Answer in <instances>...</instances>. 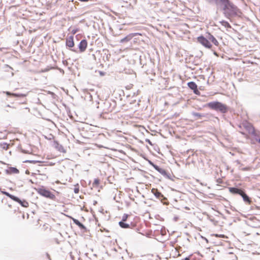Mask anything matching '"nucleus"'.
I'll use <instances>...</instances> for the list:
<instances>
[{
    "mask_svg": "<svg viewBox=\"0 0 260 260\" xmlns=\"http://www.w3.org/2000/svg\"><path fill=\"white\" fill-rule=\"evenodd\" d=\"M87 46V42L86 39L82 40L78 44V48L80 52H84Z\"/></svg>",
    "mask_w": 260,
    "mask_h": 260,
    "instance_id": "nucleus-10",
    "label": "nucleus"
},
{
    "mask_svg": "<svg viewBox=\"0 0 260 260\" xmlns=\"http://www.w3.org/2000/svg\"><path fill=\"white\" fill-rule=\"evenodd\" d=\"M159 200L164 205H167L168 204L167 199L163 194H162V197H161V198L159 199Z\"/></svg>",
    "mask_w": 260,
    "mask_h": 260,
    "instance_id": "nucleus-27",
    "label": "nucleus"
},
{
    "mask_svg": "<svg viewBox=\"0 0 260 260\" xmlns=\"http://www.w3.org/2000/svg\"><path fill=\"white\" fill-rule=\"evenodd\" d=\"M54 144L55 148L57 149L59 151L62 153H66V150L63 147V146L61 144H60L58 142L55 141L54 142Z\"/></svg>",
    "mask_w": 260,
    "mask_h": 260,
    "instance_id": "nucleus-15",
    "label": "nucleus"
},
{
    "mask_svg": "<svg viewBox=\"0 0 260 260\" xmlns=\"http://www.w3.org/2000/svg\"><path fill=\"white\" fill-rule=\"evenodd\" d=\"M85 99L89 100L90 101L92 100V96L89 91H88L87 90L86 92H85Z\"/></svg>",
    "mask_w": 260,
    "mask_h": 260,
    "instance_id": "nucleus-22",
    "label": "nucleus"
},
{
    "mask_svg": "<svg viewBox=\"0 0 260 260\" xmlns=\"http://www.w3.org/2000/svg\"><path fill=\"white\" fill-rule=\"evenodd\" d=\"M96 204H97V202L96 201H94V203H93V204L95 205Z\"/></svg>",
    "mask_w": 260,
    "mask_h": 260,
    "instance_id": "nucleus-44",
    "label": "nucleus"
},
{
    "mask_svg": "<svg viewBox=\"0 0 260 260\" xmlns=\"http://www.w3.org/2000/svg\"><path fill=\"white\" fill-rule=\"evenodd\" d=\"M184 260H192L190 257H186L184 258Z\"/></svg>",
    "mask_w": 260,
    "mask_h": 260,
    "instance_id": "nucleus-39",
    "label": "nucleus"
},
{
    "mask_svg": "<svg viewBox=\"0 0 260 260\" xmlns=\"http://www.w3.org/2000/svg\"><path fill=\"white\" fill-rule=\"evenodd\" d=\"M155 170L159 172L161 175H162L164 178L172 181L173 180V179L172 177L171 174L169 173L167 171H166L164 169L158 166L155 169Z\"/></svg>",
    "mask_w": 260,
    "mask_h": 260,
    "instance_id": "nucleus-7",
    "label": "nucleus"
},
{
    "mask_svg": "<svg viewBox=\"0 0 260 260\" xmlns=\"http://www.w3.org/2000/svg\"><path fill=\"white\" fill-rule=\"evenodd\" d=\"M140 63L142 66V68L147 67V65L151 64V62L149 58L147 59L145 55H140L139 57Z\"/></svg>",
    "mask_w": 260,
    "mask_h": 260,
    "instance_id": "nucleus-8",
    "label": "nucleus"
},
{
    "mask_svg": "<svg viewBox=\"0 0 260 260\" xmlns=\"http://www.w3.org/2000/svg\"><path fill=\"white\" fill-rule=\"evenodd\" d=\"M207 105L208 107H209V108H211V102L208 103V104H207Z\"/></svg>",
    "mask_w": 260,
    "mask_h": 260,
    "instance_id": "nucleus-38",
    "label": "nucleus"
},
{
    "mask_svg": "<svg viewBox=\"0 0 260 260\" xmlns=\"http://www.w3.org/2000/svg\"><path fill=\"white\" fill-rule=\"evenodd\" d=\"M6 67H7V68H9L11 69V68L9 65H6Z\"/></svg>",
    "mask_w": 260,
    "mask_h": 260,
    "instance_id": "nucleus-45",
    "label": "nucleus"
},
{
    "mask_svg": "<svg viewBox=\"0 0 260 260\" xmlns=\"http://www.w3.org/2000/svg\"><path fill=\"white\" fill-rule=\"evenodd\" d=\"M243 198V200L248 203V204H250L251 203V201L249 198V197L243 191V193L240 195Z\"/></svg>",
    "mask_w": 260,
    "mask_h": 260,
    "instance_id": "nucleus-20",
    "label": "nucleus"
},
{
    "mask_svg": "<svg viewBox=\"0 0 260 260\" xmlns=\"http://www.w3.org/2000/svg\"><path fill=\"white\" fill-rule=\"evenodd\" d=\"M1 49L0 48V50H1Z\"/></svg>",
    "mask_w": 260,
    "mask_h": 260,
    "instance_id": "nucleus-54",
    "label": "nucleus"
},
{
    "mask_svg": "<svg viewBox=\"0 0 260 260\" xmlns=\"http://www.w3.org/2000/svg\"><path fill=\"white\" fill-rule=\"evenodd\" d=\"M23 162L36 164L37 163H41V162H42V161H40V160H26L23 161Z\"/></svg>",
    "mask_w": 260,
    "mask_h": 260,
    "instance_id": "nucleus-24",
    "label": "nucleus"
},
{
    "mask_svg": "<svg viewBox=\"0 0 260 260\" xmlns=\"http://www.w3.org/2000/svg\"><path fill=\"white\" fill-rule=\"evenodd\" d=\"M21 152L23 153H28V152L25 150L21 149Z\"/></svg>",
    "mask_w": 260,
    "mask_h": 260,
    "instance_id": "nucleus-37",
    "label": "nucleus"
},
{
    "mask_svg": "<svg viewBox=\"0 0 260 260\" xmlns=\"http://www.w3.org/2000/svg\"><path fill=\"white\" fill-rule=\"evenodd\" d=\"M79 29L78 28H74L72 29L71 32L73 35H75L78 31H79Z\"/></svg>",
    "mask_w": 260,
    "mask_h": 260,
    "instance_id": "nucleus-32",
    "label": "nucleus"
},
{
    "mask_svg": "<svg viewBox=\"0 0 260 260\" xmlns=\"http://www.w3.org/2000/svg\"><path fill=\"white\" fill-rule=\"evenodd\" d=\"M116 107V102L115 100H106L103 103V112L105 113L113 112Z\"/></svg>",
    "mask_w": 260,
    "mask_h": 260,
    "instance_id": "nucleus-1",
    "label": "nucleus"
},
{
    "mask_svg": "<svg viewBox=\"0 0 260 260\" xmlns=\"http://www.w3.org/2000/svg\"><path fill=\"white\" fill-rule=\"evenodd\" d=\"M207 83H209V79L207 80Z\"/></svg>",
    "mask_w": 260,
    "mask_h": 260,
    "instance_id": "nucleus-53",
    "label": "nucleus"
},
{
    "mask_svg": "<svg viewBox=\"0 0 260 260\" xmlns=\"http://www.w3.org/2000/svg\"><path fill=\"white\" fill-rule=\"evenodd\" d=\"M208 35H209V37L208 39H209V40H211V35L210 34V33H208Z\"/></svg>",
    "mask_w": 260,
    "mask_h": 260,
    "instance_id": "nucleus-41",
    "label": "nucleus"
},
{
    "mask_svg": "<svg viewBox=\"0 0 260 260\" xmlns=\"http://www.w3.org/2000/svg\"><path fill=\"white\" fill-rule=\"evenodd\" d=\"M46 257H47V258L49 259V260H51V258L50 257V255L48 253H46Z\"/></svg>",
    "mask_w": 260,
    "mask_h": 260,
    "instance_id": "nucleus-36",
    "label": "nucleus"
},
{
    "mask_svg": "<svg viewBox=\"0 0 260 260\" xmlns=\"http://www.w3.org/2000/svg\"><path fill=\"white\" fill-rule=\"evenodd\" d=\"M129 215L127 214H124L120 221H126Z\"/></svg>",
    "mask_w": 260,
    "mask_h": 260,
    "instance_id": "nucleus-29",
    "label": "nucleus"
},
{
    "mask_svg": "<svg viewBox=\"0 0 260 260\" xmlns=\"http://www.w3.org/2000/svg\"><path fill=\"white\" fill-rule=\"evenodd\" d=\"M12 200L18 203L22 207H27L28 206V203L26 200H21L16 196H14Z\"/></svg>",
    "mask_w": 260,
    "mask_h": 260,
    "instance_id": "nucleus-12",
    "label": "nucleus"
},
{
    "mask_svg": "<svg viewBox=\"0 0 260 260\" xmlns=\"http://www.w3.org/2000/svg\"><path fill=\"white\" fill-rule=\"evenodd\" d=\"M215 41V42H217L216 40H215V38H214L213 37H212V43H214V41Z\"/></svg>",
    "mask_w": 260,
    "mask_h": 260,
    "instance_id": "nucleus-40",
    "label": "nucleus"
},
{
    "mask_svg": "<svg viewBox=\"0 0 260 260\" xmlns=\"http://www.w3.org/2000/svg\"><path fill=\"white\" fill-rule=\"evenodd\" d=\"M0 147L4 150H8L9 147V145L6 142L0 143Z\"/></svg>",
    "mask_w": 260,
    "mask_h": 260,
    "instance_id": "nucleus-23",
    "label": "nucleus"
},
{
    "mask_svg": "<svg viewBox=\"0 0 260 260\" xmlns=\"http://www.w3.org/2000/svg\"><path fill=\"white\" fill-rule=\"evenodd\" d=\"M216 4H223L228 9L231 10V14H237L238 11L237 7L232 3H230L228 0H212Z\"/></svg>",
    "mask_w": 260,
    "mask_h": 260,
    "instance_id": "nucleus-2",
    "label": "nucleus"
},
{
    "mask_svg": "<svg viewBox=\"0 0 260 260\" xmlns=\"http://www.w3.org/2000/svg\"><path fill=\"white\" fill-rule=\"evenodd\" d=\"M29 181L31 183H33L31 180H30Z\"/></svg>",
    "mask_w": 260,
    "mask_h": 260,
    "instance_id": "nucleus-52",
    "label": "nucleus"
},
{
    "mask_svg": "<svg viewBox=\"0 0 260 260\" xmlns=\"http://www.w3.org/2000/svg\"><path fill=\"white\" fill-rule=\"evenodd\" d=\"M188 87L191 89L193 93L199 95L200 94V91L198 89L197 84L193 81H190L187 83Z\"/></svg>",
    "mask_w": 260,
    "mask_h": 260,
    "instance_id": "nucleus-9",
    "label": "nucleus"
},
{
    "mask_svg": "<svg viewBox=\"0 0 260 260\" xmlns=\"http://www.w3.org/2000/svg\"><path fill=\"white\" fill-rule=\"evenodd\" d=\"M1 190V192H2V193L3 194H4L6 196L9 197V198H10L11 200H13V198L15 196L13 195V194H10L9 192L5 191V189H0Z\"/></svg>",
    "mask_w": 260,
    "mask_h": 260,
    "instance_id": "nucleus-21",
    "label": "nucleus"
},
{
    "mask_svg": "<svg viewBox=\"0 0 260 260\" xmlns=\"http://www.w3.org/2000/svg\"><path fill=\"white\" fill-rule=\"evenodd\" d=\"M6 173L7 174H18L19 171L16 167H10L8 169L6 170Z\"/></svg>",
    "mask_w": 260,
    "mask_h": 260,
    "instance_id": "nucleus-16",
    "label": "nucleus"
},
{
    "mask_svg": "<svg viewBox=\"0 0 260 260\" xmlns=\"http://www.w3.org/2000/svg\"><path fill=\"white\" fill-rule=\"evenodd\" d=\"M60 72L64 73V71L62 69H60Z\"/></svg>",
    "mask_w": 260,
    "mask_h": 260,
    "instance_id": "nucleus-42",
    "label": "nucleus"
},
{
    "mask_svg": "<svg viewBox=\"0 0 260 260\" xmlns=\"http://www.w3.org/2000/svg\"><path fill=\"white\" fill-rule=\"evenodd\" d=\"M151 192L158 199H159L161 198V197H162V194L157 188H153L151 189Z\"/></svg>",
    "mask_w": 260,
    "mask_h": 260,
    "instance_id": "nucleus-17",
    "label": "nucleus"
},
{
    "mask_svg": "<svg viewBox=\"0 0 260 260\" xmlns=\"http://www.w3.org/2000/svg\"><path fill=\"white\" fill-rule=\"evenodd\" d=\"M204 239L206 240V241H207V242H208V240H207L206 238H205Z\"/></svg>",
    "mask_w": 260,
    "mask_h": 260,
    "instance_id": "nucleus-50",
    "label": "nucleus"
},
{
    "mask_svg": "<svg viewBox=\"0 0 260 260\" xmlns=\"http://www.w3.org/2000/svg\"><path fill=\"white\" fill-rule=\"evenodd\" d=\"M208 1L209 3H211V0H207Z\"/></svg>",
    "mask_w": 260,
    "mask_h": 260,
    "instance_id": "nucleus-49",
    "label": "nucleus"
},
{
    "mask_svg": "<svg viewBox=\"0 0 260 260\" xmlns=\"http://www.w3.org/2000/svg\"><path fill=\"white\" fill-rule=\"evenodd\" d=\"M138 33H132L129 34L126 36H125L124 38L121 39L120 41V43H124L126 42H128L129 41L135 37L137 35H138Z\"/></svg>",
    "mask_w": 260,
    "mask_h": 260,
    "instance_id": "nucleus-14",
    "label": "nucleus"
},
{
    "mask_svg": "<svg viewBox=\"0 0 260 260\" xmlns=\"http://www.w3.org/2000/svg\"><path fill=\"white\" fill-rule=\"evenodd\" d=\"M66 46L67 48H69L70 50L77 52L76 50L72 48L75 46L73 36H70L66 38Z\"/></svg>",
    "mask_w": 260,
    "mask_h": 260,
    "instance_id": "nucleus-6",
    "label": "nucleus"
},
{
    "mask_svg": "<svg viewBox=\"0 0 260 260\" xmlns=\"http://www.w3.org/2000/svg\"><path fill=\"white\" fill-rule=\"evenodd\" d=\"M4 92L7 95H12L14 97L17 98H23L25 96L24 94L22 93H11L10 91H4Z\"/></svg>",
    "mask_w": 260,
    "mask_h": 260,
    "instance_id": "nucleus-19",
    "label": "nucleus"
},
{
    "mask_svg": "<svg viewBox=\"0 0 260 260\" xmlns=\"http://www.w3.org/2000/svg\"><path fill=\"white\" fill-rule=\"evenodd\" d=\"M192 114L195 117H200L202 116L201 114L199 113L192 112Z\"/></svg>",
    "mask_w": 260,
    "mask_h": 260,
    "instance_id": "nucleus-31",
    "label": "nucleus"
},
{
    "mask_svg": "<svg viewBox=\"0 0 260 260\" xmlns=\"http://www.w3.org/2000/svg\"><path fill=\"white\" fill-rule=\"evenodd\" d=\"M100 180L98 178H95L92 183L93 187H98L100 184Z\"/></svg>",
    "mask_w": 260,
    "mask_h": 260,
    "instance_id": "nucleus-26",
    "label": "nucleus"
},
{
    "mask_svg": "<svg viewBox=\"0 0 260 260\" xmlns=\"http://www.w3.org/2000/svg\"><path fill=\"white\" fill-rule=\"evenodd\" d=\"M197 40L199 43L201 44L205 47L211 49V44L208 39L204 37L203 35H201L200 36L197 38Z\"/></svg>",
    "mask_w": 260,
    "mask_h": 260,
    "instance_id": "nucleus-5",
    "label": "nucleus"
},
{
    "mask_svg": "<svg viewBox=\"0 0 260 260\" xmlns=\"http://www.w3.org/2000/svg\"><path fill=\"white\" fill-rule=\"evenodd\" d=\"M119 225L122 229H133L135 226V224L131 222L130 223H126L125 221H119Z\"/></svg>",
    "mask_w": 260,
    "mask_h": 260,
    "instance_id": "nucleus-11",
    "label": "nucleus"
},
{
    "mask_svg": "<svg viewBox=\"0 0 260 260\" xmlns=\"http://www.w3.org/2000/svg\"><path fill=\"white\" fill-rule=\"evenodd\" d=\"M221 23L222 25L224 26V27H225L226 28H231V25L227 21H222L221 22Z\"/></svg>",
    "mask_w": 260,
    "mask_h": 260,
    "instance_id": "nucleus-28",
    "label": "nucleus"
},
{
    "mask_svg": "<svg viewBox=\"0 0 260 260\" xmlns=\"http://www.w3.org/2000/svg\"><path fill=\"white\" fill-rule=\"evenodd\" d=\"M177 219H178V217H175V218H174V220H175V221H177Z\"/></svg>",
    "mask_w": 260,
    "mask_h": 260,
    "instance_id": "nucleus-46",
    "label": "nucleus"
},
{
    "mask_svg": "<svg viewBox=\"0 0 260 260\" xmlns=\"http://www.w3.org/2000/svg\"><path fill=\"white\" fill-rule=\"evenodd\" d=\"M37 191L42 197L51 200H55V195L49 190L46 189L43 186L37 189Z\"/></svg>",
    "mask_w": 260,
    "mask_h": 260,
    "instance_id": "nucleus-3",
    "label": "nucleus"
},
{
    "mask_svg": "<svg viewBox=\"0 0 260 260\" xmlns=\"http://www.w3.org/2000/svg\"><path fill=\"white\" fill-rule=\"evenodd\" d=\"M25 173H26V174H29V171L28 170H26Z\"/></svg>",
    "mask_w": 260,
    "mask_h": 260,
    "instance_id": "nucleus-43",
    "label": "nucleus"
},
{
    "mask_svg": "<svg viewBox=\"0 0 260 260\" xmlns=\"http://www.w3.org/2000/svg\"><path fill=\"white\" fill-rule=\"evenodd\" d=\"M72 219L75 224H76L81 230L83 231V232H86L87 231V229L86 227L80 222L78 219L72 217Z\"/></svg>",
    "mask_w": 260,
    "mask_h": 260,
    "instance_id": "nucleus-13",
    "label": "nucleus"
},
{
    "mask_svg": "<svg viewBox=\"0 0 260 260\" xmlns=\"http://www.w3.org/2000/svg\"><path fill=\"white\" fill-rule=\"evenodd\" d=\"M144 159L147 160L148 162V164L151 165L152 167H153V168L155 170L156 169V168L158 166L156 165H155V164H154L151 160H149V159L146 158V157H144Z\"/></svg>",
    "mask_w": 260,
    "mask_h": 260,
    "instance_id": "nucleus-25",
    "label": "nucleus"
},
{
    "mask_svg": "<svg viewBox=\"0 0 260 260\" xmlns=\"http://www.w3.org/2000/svg\"><path fill=\"white\" fill-rule=\"evenodd\" d=\"M7 107H10V105H7Z\"/></svg>",
    "mask_w": 260,
    "mask_h": 260,
    "instance_id": "nucleus-51",
    "label": "nucleus"
},
{
    "mask_svg": "<svg viewBox=\"0 0 260 260\" xmlns=\"http://www.w3.org/2000/svg\"><path fill=\"white\" fill-rule=\"evenodd\" d=\"M145 142L148 143L149 144H150V145H153V144L151 142V141L148 139H145Z\"/></svg>",
    "mask_w": 260,
    "mask_h": 260,
    "instance_id": "nucleus-33",
    "label": "nucleus"
},
{
    "mask_svg": "<svg viewBox=\"0 0 260 260\" xmlns=\"http://www.w3.org/2000/svg\"><path fill=\"white\" fill-rule=\"evenodd\" d=\"M257 141L260 144V138L257 140Z\"/></svg>",
    "mask_w": 260,
    "mask_h": 260,
    "instance_id": "nucleus-48",
    "label": "nucleus"
},
{
    "mask_svg": "<svg viewBox=\"0 0 260 260\" xmlns=\"http://www.w3.org/2000/svg\"><path fill=\"white\" fill-rule=\"evenodd\" d=\"M212 109L222 113H225L228 111V107L219 102L212 103Z\"/></svg>",
    "mask_w": 260,
    "mask_h": 260,
    "instance_id": "nucleus-4",
    "label": "nucleus"
},
{
    "mask_svg": "<svg viewBox=\"0 0 260 260\" xmlns=\"http://www.w3.org/2000/svg\"><path fill=\"white\" fill-rule=\"evenodd\" d=\"M49 93L51 94L53 98H55V96H56V94L54 93H53V92H52V91H49Z\"/></svg>",
    "mask_w": 260,
    "mask_h": 260,
    "instance_id": "nucleus-35",
    "label": "nucleus"
},
{
    "mask_svg": "<svg viewBox=\"0 0 260 260\" xmlns=\"http://www.w3.org/2000/svg\"><path fill=\"white\" fill-rule=\"evenodd\" d=\"M160 234L162 235V236H164L166 234V232L165 230H162V229L160 231Z\"/></svg>",
    "mask_w": 260,
    "mask_h": 260,
    "instance_id": "nucleus-34",
    "label": "nucleus"
},
{
    "mask_svg": "<svg viewBox=\"0 0 260 260\" xmlns=\"http://www.w3.org/2000/svg\"><path fill=\"white\" fill-rule=\"evenodd\" d=\"M229 191L231 193L233 194H239L241 195L243 193V190L235 187H230Z\"/></svg>",
    "mask_w": 260,
    "mask_h": 260,
    "instance_id": "nucleus-18",
    "label": "nucleus"
},
{
    "mask_svg": "<svg viewBox=\"0 0 260 260\" xmlns=\"http://www.w3.org/2000/svg\"><path fill=\"white\" fill-rule=\"evenodd\" d=\"M157 179L158 180V181H161V179L157 178Z\"/></svg>",
    "mask_w": 260,
    "mask_h": 260,
    "instance_id": "nucleus-47",
    "label": "nucleus"
},
{
    "mask_svg": "<svg viewBox=\"0 0 260 260\" xmlns=\"http://www.w3.org/2000/svg\"><path fill=\"white\" fill-rule=\"evenodd\" d=\"M74 191L75 193H78L79 192V184L78 183L75 185V187L74 188Z\"/></svg>",
    "mask_w": 260,
    "mask_h": 260,
    "instance_id": "nucleus-30",
    "label": "nucleus"
}]
</instances>
